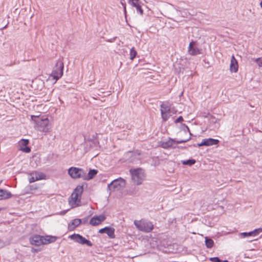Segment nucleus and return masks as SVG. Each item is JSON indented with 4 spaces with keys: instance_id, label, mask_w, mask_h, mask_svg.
Returning a JSON list of instances; mask_svg holds the SVG:
<instances>
[{
    "instance_id": "nucleus-9",
    "label": "nucleus",
    "mask_w": 262,
    "mask_h": 262,
    "mask_svg": "<svg viewBox=\"0 0 262 262\" xmlns=\"http://www.w3.org/2000/svg\"><path fill=\"white\" fill-rule=\"evenodd\" d=\"M70 238L75 242L82 245H86L89 247L93 246L92 243L79 234H73L70 236Z\"/></svg>"
},
{
    "instance_id": "nucleus-7",
    "label": "nucleus",
    "mask_w": 262,
    "mask_h": 262,
    "mask_svg": "<svg viewBox=\"0 0 262 262\" xmlns=\"http://www.w3.org/2000/svg\"><path fill=\"white\" fill-rule=\"evenodd\" d=\"M190 139V137H189L188 139H186L176 141L173 139L169 138L168 139L163 140L159 142V145L163 148H168L172 146L175 143L180 144L185 143L189 140Z\"/></svg>"
},
{
    "instance_id": "nucleus-3",
    "label": "nucleus",
    "mask_w": 262,
    "mask_h": 262,
    "mask_svg": "<svg viewBox=\"0 0 262 262\" xmlns=\"http://www.w3.org/2000/svg\"><path fill=\"white\" fill-rule=\"evenodd\" d=\"M132 180L137 185H141L145 179V174L141 168L130 169Z\"/></svg>"
},
{
    "instance_id": "nucleus-16",
    "label": "nucleus",
    "mask_w": 262,
    "mask_h": 262,
    "mask_svg": "<svg viewBox=\"0 0 262 262\" xmlns=\"http://www.w3.org/2000/svg\"><path fill=\"white\" fill-rule=\"evenodd\" d=\"M42 245H47L56 241L57 237L54 236H41Z\"/></svg>"
},
{
    "instance_id": "nucleus-31",
    "label": "nucleus",
    "mask_w": 262,
    "mask_h": 262,
    "mask_svg": "<svg viewBox=\"0 0 262 262\" xmlns=\"http://www.w3.org/2000/svg\"><path fill=\"white\" fill-rule=\"evenodd\" d=\"M259 67H262V58H258L255 60Z\"/></svg>"
},
{
    "instance_id": "nucleus-26",
    "label": "nucleus",
    "mask_w": 262,
    "mask_h": 262,
    "mask_svg": "<svg viewBox=\"0 0 262 262\" xmlns=\"http://www.w3.org/2000/svg\"><path fill=\"white\" fill-rule=\"evenodd\" d=\"M181 162L183 165L191 166L195 163L196 161L194 159H188L187 160H182Z\"/></svg>"
},
{
    "instance_id": "nucleus-37",
    "label": "nucleus",
    "mask_w": 262,
    "mask_h": 262,
    "mask_svg": "<svg viewBox=\"0 0 262 262\" xmlns=\"http://www.w3.org/2000/svg\"><path fill=\"white\" fill-rule=\"evenodd\" d=\"M260 6L261 8H262V1L260 3Z\"/></svg>"
},
{
    "instance_id": "nucleus-8",
    "label": "nucleus",
    "mask_w": 262,
    "mask_h": 262,
    "mask_svg": "<svg viewBox=\"0 0 262 262\" xmlns=\"http://www.w3.org/2000/svg\"><path fill=\"white\" fill-rule=\"evenodd\" d=\"M68 174L73 179L82 178L83 179L84 169L75 167H71L68 169Z\"/></svg>"
},
{
    "instance_id": "nucleus-21",
    "label": "nucleus",
    "mask_w": 262,
    "mask_h": 262,
    "mask_svg": "<svg viewBox=\"0 0 262 262\" xmlns=\"http://www.w3.org/2000/svg\"><path fill=\"white\" fill-rule=\"evenodd\" d=\"M98 173V170L96 169H90L88 172L86 173V171L84 170V175L85 176L83 177V180H90L92 179Z\"/></svg>"
},
{
    "instance_id": "nucleus-27",
    "label": "nucleus",
    "mask_w": 262,
    "mask_h": 262,
    "mask_svg": "<svg viewBox=\"0 0 262 262\" xmlns=\"http://www.w3.org/2000/svg\"><path fill=\"white\" fill-rule=\"evenodd\" d=\"M137 55V52L135 48L133 47L130 51V59L133 60Z\"/></svg>"
},
{
    "instance_id": "nucleus-6",
    "label": "nucleus",
    "mask_w": 262,
    "mask_h": 262,
    "mask_svg": "<svg viewBox=\"0 0 262 262\" xmlns=\"http://www.w3.org/2000/svg\"><path fill=\"white\" fill-rule=\"evenodd\" d=\"M125 186V181L123 178L120 177L113 180L107 185V189L110 191H115L119 190Z\"/></svg>"
},
{
    "instance_id": "nucleus-2",
    "label": "nucleus",
    "mask_w": 262,
    "mask_h": 262,
    "mask_svg": "<svg viewBox=\"0 0 262 262\" xmlns=\"http://www.w3.org/2000/svg\"><path fill=\"white\" fill-rule=\"evenodd\" d=\"M134 224L138 230L145 233L150 232L154 229L152 223L146 219L135 220Z\"/></svg>"
},
{
    "instance_id": "nucleus-33",
    "label": "nucleus",
    "mask_w": 262,
    "mask_h": 262,
    "mask_svg": "<svg viewBox=\"0 0 262 262\" xmlns=\"http://www.w3.org/2000/svg\"><path fill=\"white\" fill-rule=\"evenodd\" d=\"M108 227H105L103 228H102V229H100L99 230V233H105L106 232V231L107 230V229L108 228Z\"/></svg>"
},
{
    "instance_id": "nucleus-15",
    "label": "nucleus",
    "mask_w": 262,
    "mask_h": 262,
    "mask_svg": "<svg viewBox=\"0 0 262 262\" xmlns=\"http://www.w3.org/2000/svg\"><path fill=\"white\" fill-rule=\"evenodd\" d=\"M128 3L132 7L136 8L137 13L140 15L143 14V11L141 8V2L139 0H129Z\"/></svg>"
},
{
    "instance_id": "nucleus-12",
    "label": "nucleus",
    "mask_w": 262,
    "mask_h": 262,
    "mask_svg": "<svg viewBox=\"0 0 262 262\" xmlns=\"http://www.w3.org/2000/svg\"><path fill=\"white\" fill-rule=\"evenodd\" d=\"M105 219L106 217L103 214L95 215L90 220V224L94 226H97L103 222Z\"/></svg>"
},
{
    "instance_id": "nucleus-32",
    "label": "nucleus",
    "mask_w": 262,
    "mask_h": 262,
    "mask_svg": "<svg viewBox=\"0 0 262 262\" xmlns=\"http://www.w3.org/2000/svg\"><path fill=\"white\" fill-rule=\"evenodd\" d=\"M120 3L122 5V6L123 7L124 14H126V5H125V3L124 2V0H121L120 1Z\"/></svg>"
},
{
    "instance_id": "nucleus-13",
    "label": "nucleus",
    "mask_w": 262,
    "mask_h": 262,
    "mask_svg": "<svg viewBox=\"0 0 262 262\" xmlns=\"http://www.w3.org/2000/svg\"><path fill=\"white\" fill-rule=\"evenodd\" d=\"M262 232V228H259L255 229L253 231L249 232H242L240 234V236L242 238H247L248 237H254Z\"/></svg>"
},
{
    "instance_id": "nucleus-22",
    "label": "nucleus",
    "mask_w": 262,
    "mask_h": 262,
    "mask_svg": "<svg viewBox=\"0 0 262 262\" xmlns=\"http://www.w3.org/2000/svg\"><path fill=\"white\" fill-rule=\"evenodd\" d=\"M81 223V221L79 219L73 220L68 225V229L70 231H73L76 227L78 226Z\"/></svg>"
},
{
    "instance_id": "nucleus-20",
    "label": "nucleus",
    "mask_w": 262,
    "mask_h": 262,
    "mask_svg": "<svg viewBox=\"0 0 262 262\" xmlns=\"http://www.w3.org/2000/svg\"><path fill=\"white\" fill-rule=\"evenodd\" d=\"M195 42L192 41L190 42L188 49V52L191 55H196L201 54V50L196 47H193Z\"/></svg>"
},
{
    "instance_id": "nucleus-25",
    "label": "nucleus",
    "mask_w": 262,
    "mask_h": 262,
    "mask_svg": "<svg viewBox=\"0 0 262 262\" xmlns=\"http://www.w3.org/2000/svg\"><path fill=\"white\" fill-rule=\"evenodd\" d=\"M205 244L208 248H211L213 247L214 242L213 241L207 237H205Z\"/></svg>"
},
{
    "instance_id": "nucleus-14",
    "label": "nucleus",
    "mask_w": 262,
    "mask_h": 262,
    "mask_svg": "<svg viewBox=\"0 0 262 262\" xmlns=\"http://www.w3.org/2000/svg\"><path fill=\"white\" fill-rule=\"evenodd\" d=\"M219 143V141L217 139L208 138L203 139L201 143H198V146L200 147L202 146H211L216 145Z\"/></svg>"
},
{
    "instance_id": "nucleus-1",
    "label": "nucleus",
    "mask_w": 262,
    "mask_h": 262,
    "mask_svg": "<svg viewBox=\"0 0 262 262\" xmlns=\"http://www.w3.org/2000/svg\"><path fill=\"white\" fill-rule=\"evenodd\" d=\"M31 118L36 123V127L38 130L45 133L50 132L51 125L47 118H41L38 116H31Z\"/></svg>"
},
{
    "instance_id": "nucleus-17",
    "label": "nucleus",
    "mask_w": 262,
    "mask_h": 262,
    "mask_svg": "<svg viewBox=\"0 0 262 262\" xmlns=\"http://www.w3.org/2000/svg\"><path fill=\"white\" fill-rule=\"evenodd\" d=\"M238 68L237 61L234 55H232L230 61V70L231 72L236 73L238 71Z\"/></svg>"
},
{
    "instance_id": "nucleus-5",
    "label": "nucleus",
    "mask_w": 262,
    "mask_h": 262,
    "mask_svg": "<svg viewBox=\"0 0 262 262\" xmlns=\"http://www.w3.org/2000/svg\"><path fill=\"white\" fill-rule=\"evenodd\" d=\"M63 67L64 64L62 61L59 60L56 62L50 75V77L55 80V82L62 76Z\"/></svg>"
},
{
    "instance_id": "nucleus-38",
    "label": "nucleus",
    "mask_w": 262,
    "mask_h": 262,
    "mask_svg": "<svg viewBox=\"0 0 262 262\" xmlns=\"http://www.w3.org/2000/svg\"><path fill=\"white\" fill-rule=\"evenodd\" d=\"M14 64V63H12L10 64H9V66H11L13 65Z\"/></svg>"
},
{
    "instance_id": "nucleus-11",
    "label": "nucleus",
    "mask_w": 262,
    "mask_h": 262,
    "mask_svg": "<svg viewBox=\"0 0 262 262\" xmlns=\"http://www.w3.org/2000/svg\"><path fill=\"white\" fill-rule=\"evenodd\" d=\"M170 111V107L166 104L162 103L161 105V113L164 121H167L169 119Z\"/></svg>"
},
{
    "instance_id": "nucleus-18",
    "label": "nucleus",
    "mask_w": 262,
    "mask_h": 262,
    "mask_svg": "<svg viewBox=\"0 0 262 262\" xmlns=\"http://www.w3.org/2000/svg\"><path fill=\"white\" fill-rule=\"evenodd\" d=\"M30 242L32 245L39 246L42 245L41 235H34L30 238Z\"/></svg>"
},
{
    "instance_id": "nucleus-28",
    "label": "nucleus",
    "mask_w": 262,
    "mask_h": 262,
    "mask_svg": "<svg viewBox=\"0 0 262 262\" xmlns=\"http://www.w3.org/2000/svg\"><path fill=\"white\" fill-rule=\"evenodd\" d=\"M209 260L212 262H229L227 260L222 261L218 257H211Z\"/></svg>"
},
{
    "instance_id": "nucleus-10",
    "label": "nucleus",
    "mask_w": 262,
    "mask_h": 262,
    "mask_svg": "<svg viewBox=\"0 0 262 262\" xmlns=\"http://www.w3.org/2000/svg\"><path fill=\"white\" fill-rule=\"evenodd\" d=\"M46 175L42 172L38 171H33L30 173L29 178V182L33 183L36 181L45 179Z\"/></svg>"
},
{
    "instance_id": "nucleus-24",
    "label": "nucleus",
    "mask_w": 262,
    "mask_h": 262,
    "mask_svg": "<svg viewBox=\"0 0 262 262\" xmlns=\"http://www.w3.org/2000/svg\"><path fill=\"white\" fill-rule=\"evenodd\" d=\"M105 233L110 238H114L115 237V229L113 228L108 227Z\"/></svg>"
},
{
    "instance_id": "nucleus-34",
    "label": "nucleus",
    "mask_w": 262,
    "mask_h": 262,
    "mask_svg": "<svg viewBox=\"0 0 262 262\" xmlns=\"http://www.w3.org/2000/svg\"><path fill=\"white\" fill-rule=\"evenodd\" d=\"M182 121H183V117L182 116H180L175 120V123H179L180 122H182Z\"/></svg>"
},
{
    "instance_id": "nucleus-23",
    "label": "nucleus",
    "mask_w": 262,
    "mask_h": 262,
    "mask_svg": "<svg viewBox=\"0 0 262 262\" xmlns=\"http://www.w3.org/2000/svg\"><path fill=\"white\" fill-rule=\"evenodd\" d=\"M11 196L10 192L5 189H0V200L9 199Z\"/></svg>"
},
{
    "instance_id": "nucleus-30",
    "label": "nucleus",
    "mask_w": 262,
    "mask_h": 262,
    "mask_svg": "<svg viewBox=\"0 0 262 262\" xmlns=\"http://www.w3.org/2000/svg\"><path fill=\"white\" fill-rule=\"evenodd\" d=\"M20 149L26 153H29L31 151L30 148L27 146L25 147L21 146V148H20Z\"/></svg>"
},
{
    "instance_id": "nucleus-29",
    "label": "nucleus",
    "mask_w": 262,
    "mask_h": 262,
    "mask_svg": "<svg viewBox=\"0 0 262 262\" xmlns=\"http://www.w3.org/2000/svg\"><path fill=\"white\" fill-rule=\"evenodd\" d=\"M19 144L20 147L21 146L25 147L29 144V140L27 139H22Z\"/></svg>"
},
{
    "instance_id": "nucleus-36",
    "label": "nucleus",
    "mask_w": 262,
    "mask_h": 262,
    "mask_svg": "<svg viewBox=\"0 0 262 262\" xmlns=\"http://www.w3.org/2000/svg\"><path fill=\"white\" fill-rule=\"evenodd\" d=\"M186 128H187V129H188V132H189L190 135H191V134L190 133V131H189V128L188 127V126H186Z\"/></svg>"
},
{
    "instance_id": "nucleus-35",
    "label": "nucleus",
    "mask_w": 262,
    "mask_h": 262,
    "mask_svg": "<svg viewBox=\"0 0 262 262\" xmlns=\"http://www.w3.org/2000/svg\"><path fill=\"white\" fill-rule=\"evenodd\" d=\"M31 251L33 252V253H35V252H37L39 251L38 250L36 249H35L34 248H32L31 249Z\"/></svg>"
},
{
    "instance_id": "nucleus-19",
    "label": "nucleus",
    "mask_w": 262,
    "mask_h": 262,
    "mask_svg": "<svg viewBox=\"0 0 262 262\" xmlns=\"http://www.w3.org/2000/svg\"><path fill=\"white\" fill-rule=\"evenodd\" d=\"M127 154L129 156V158L128 160L129 162H134L140 160L139 158L140 153L138 151L129 152Z\"/></svg>"
},
{
    "instance_id": "nucleus-4",
    "label": "nucleus",
    "mask_w": 262,
    "mask_h": 262,
    "mask_svg": "<svg viewBox=\"0 0 262 262\" xmlns=\"http://www.w3.org/2000/svg\"><path fill=\"white\" fill-rule=\"evenodd\" d=\"M83 188L82 186H77L74 189V192L71 195V200L70 201V204L73 206H78L79 203H80L81 194L83 192Z\"/></svg>"
}]
</instances>
